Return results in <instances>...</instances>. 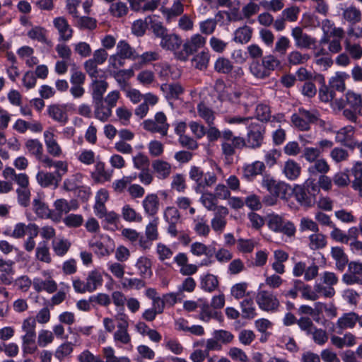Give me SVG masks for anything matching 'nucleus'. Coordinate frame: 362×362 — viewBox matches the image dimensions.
Masks as SVG:
<instances>
[{"mask_svg":"<svg viewBox=\"0 0 362 362\" xmlns=\"http://www.w3.org/2000/svg\"><path fill=\"white\" fill-rule=\"evenodd\" d=\"M228 355L233 361H240L241 362H248L249 359L246 354L240 348L232 347L229 349Z\"/></svg>","mask_w":362,"mask_h":362,"instance_id":"774afa93","label":"nucleus"},{"mask_svg":"<svg viewBox=\"0 0 362 362\" xmlns=\"http://www.w3.org/2000/svg\"><path fill=\"white\" fill-rule=\"evenodd\" d=\"M35 253L37 259L41 262L49 263L52 261L47 240H42L39 243Z\"/></svg>","mask_w":362,"mask_h":362,"instance_id":"e433bc0d","label":"nucleus"},{"mask_svg":"<svg viewBox=\"0 0 362 362\" xmlns=\"http://www.w3.org/2000/svg\"><path fill=\"white\" fill-rule=\"evenodd\" d=\"M345 49L349 52L351 57L359 59L362 57V47L358 44L351 45L349 40L345 41Z\"/></svg>","mask_w":362,"mask_h":362,"instance_id":"338daca9","label":"nucleus"},{"mask_svg":"<svg viewBox=\"0 0 362 362\" xmlns=\"http://www.w3.org/2000/svg\"><path fill=\"white\" fill-rule=\"evenodd\" d=\"M53 25L58 31L59 40L67 42L71 39L74 30L64 17L59 16L54 18Z\"/></svg>","mask_w":362,"mask_h":362,"instance_id":"6e6552de","label":"nucleus"},{"mask_svg":"<svg viewBox=\"0 0 362 362\" xmlns=\"http://www.w3.org/2000/svg\"><path fill=\"white\" fill-rule=\"evenodd\" d=\"M153 170L158 174L160 179H165L170 173V165L164 160H156L152 163Z\"/></svg>","mask_w":362,"mask_h":362,"instance_id":"c756f323","label":"nucleus"},{"mask_svg":"<svg viewBox=\"0 0 362 362\" xmlns=\"http://www.w3.org/2000/svg\"><path fill=\"white\" fill-rule=\"evenodd\" d=\"M45 143L47 152L54 157H59L62 153L60 146L54 139V134L49 131L44 132Z\"/></svg>","mask_w":362,"mask_h":362,"instance_id":"ddd939ff","label":"nucleus"},{"mask_svg":"<svg viewBox=\"0 0 362 362\" xmlns=\"http://www.w3.org/2000/svg\"><path fill=\"white\" fill-rule=\"evenodd\" d=\"M331 255L336 261L337 269L340 272L344 271L349 262V259L343 249L340 247H332L331 249Z\"/></svg>","mask_w":362,"mask_h":362,"instance_id":"aec40b11","label":"nucleus"},{"mask_svg":"<svg viewBox=\"0 0 362 362\" xmlns=\"http://www.w3.org/2000/svg\"><path fill=\"white\" fill-rule=\"evenodd\" d=\"M193 223L194 224V230L197 235L204 237L208 236L210 228L207 224V220L205 216H197L194 218Z\"/></svg>","mask_w":362,"mask_h":362,"instance_id":"473e14b6","label":"nucleus"},{"mask_svg":"<svg viewBox=\"0 0 362 362\" xmlns=\"http://www.w3.org/2000/svg\"><path fill=\"white\" fill-rule=\"evenodd\" d=\"M54 206L57 213L52 214L53 220L59 221L63 214H67L71 211L69 202L64 199H58L54 202Z\"/></svg>","mask_w":362,"mask_h":362,"instance_id":"7c9ffc66","label":"nucleus"},{"mask_svg":"<svg viewBox=\"0 0 362 362\" xmlns=\"http://www.w3.org/2000/svg\"><path fill=\"white\" fill-rule=\"evenodd\" d=\"M265 128L259 123H251L247 134V139H245L244 147L250 148H257L262 146L264 140Z\"/></svg>","mask_w":362,"mask_h":362,"instance_id":"423d86ee","label":"nucleus"},{"mask_svg":"<svg viewBox=\"0 0 362 362\" xmlns=\"http://www.w3.org/2000/svg\"><path fill=\"white\" fill-rule=\"evenodd\" d=\"M344 99L336 100L334 103L339 110H343V116L349 122L356 123L362 116V96L353 90H348Z\"/></svg>","mask_w":362,"mask_h":362,"instance_id":"f03ea898","label":"nucleus"},{"mask_svg":"<svg viewBox=\"0 0 362 362\" xmlns=\"http://www.w3.org/2000/svg\"><path fill=\"white\" fill-rule=\"evenodd\" d=\"M181 38L176 34H166L160 41V46L168 50L177 49L182 44Z\"/></svg>","mask_w":362,"mask_h":362,"instance_id":"4be33fe9","label":"nucleus"},{"mask_svg":"<svg viewBox=\"0 0 362 362\" xmlns=\"http://www.w3.org/2000/svg\"><path fill=\"white\" fill-rule=\"evenodd\" d=\"M309 240V247L313 250L322 249L327 245L326 236L318 232L310 235Z\"/></svg>","mask_w":362,"mask_h":362,"instance_id":"79ce46f5","label":"nucleus"},{"mask_svg":"<svg viewBox=\"0 0 362 362\" xmlns=\"http://www.w3.org/2000/svg\"><path fill=\"white\" fill-rule=\"evenodd\" d=\"M105 163L102 161L96 162L95 171L91 173L92 178L96 182H103L110 180L111 173L105 170Z\"/></svg>","mask_w":362,"mask_h":362,"instance_id":"a878e982","label":"nucleus"},{"mask_svg":"<svg viewBox=\"0 0 362 362\" xmlns=\"http://www.w3.org/2000/svg\"><path fill=\"white\" fill-rule=\"evenodd\" d=\"M122 217L123 218L129 222L137 221L141 222L142 217L138 214L136 211L132 209L129 205H124L122 208Z\"/></svg>","mask_w":362,"mask_h":362,"instance_id":"8fccbe9b","label":"nucleus"},{"mask_svg":"<svg viewBox=\"0 0 362 362\" xmlns=\"http://www.w3.org/2000/svg\"><path fill=\"white\" fill-rule=\"evenodd\" d=\"M134 167L139 170L148 169L150 161L148 158L143 153H139L133 157Z\"/></svg>","mask_w":362,"mask_h":362,"instance_id":"052dcab7","label":"nucleus"},{"mask_svg":"<svg viewBox=\"0 0 362 362\" xmlns=\"http://www.w3.org/2000/svg\"><path fill=\"white\" fill-rule=\"evenodd\" d=\"M52 243L54 253L60 257L64 256L71 247V243L66 239H62L58 241L53 240Z\"/></svg>","mask_w":362,"mask_h":362,"instance_id":"49530a36","label":"nucleus"},{"mask_svg":"<svg viewBox=\"0 0 362 362\" xmlns=\"http://www.w3.org/2000/svg\"><path fill=\"white\" fill-rule=\"evenodd\" d=\"M33 210L37 216L40 218H53L52 214H54V211L49 209L39 195L33 201Z\"/></svg>","mask_w":362,"mask_h":362,"instance_id":"f8f14e48","label":"nucleus"},{"mask_svg":"<svg viewBox=\"0 0 362 362\" xmlns=\"http://www.w3.org/2000/svg\"><path fill=\"white\" fill-rule=\"evenodd\" d=\"M199 115L205 120L208 125H214L215 115L214 112L207 107L204 103H201L197 105Z\"/></svg>","mask_w":362,"mask_h":362,"instance_id":"ea45409f","label":"nucleus"},{"mask_svg":"<svg viewBox=\"0 0 362 362\" xmlns=\"http://www.w3.org/2000/svg\"><path fill=\"white\" fill-rule=\"evenodd\" d=\"M218 277L211 274H206L200 278V288L204 291L211 293L218 287Z\"/></svg>","mask_w":362,"mask_h":362,"instance_id":"6ab92c4d","label":"nucleus"},{"mask_svg":"<svg viewBox=\"0 0 362 362\" xmlns=\"http://www.w3.org/2000/svg\"><path fill=\"white\" fill-rule=\"evenodd\" d=\"M265 170L264 163L262 161H255L251 164L245 165L243 168V177L247 180H252Z\"/></svg>","mask_w":362,"mask_h":362,"instance_id":"2eb2a0df","label":"nucleus"},{"mask_svg":"<svg viewBox=\"0 0 362 362\" xmlns=\"http://www.w3.org/2000/svg\"><path fill=\"white\" fill-rule=\"evenodd\" d=\"M36 334H25L22 337L23 354H33L37 350L35 345Z\"/></svg>","mask_w":362,"mask_h":362,"instance_id":"a19ab883","label":"nucleus"},{"mask_svg":"<svg viewBox=\"0 0 362 362\" xmlns=\"http://www.w3.org/2000/svg\"><path fill=\"white\" fill-rule=\"evenodd\" d=\"M86 285L88 292H93L97 288L102 285L103 279L102 274L98 270H93L88 273L86 278Z\"/></svg>","mask_w":362,"mask_h":362,"instance_id":"5701e85b","label":"nucleus"},{"mask_svg":"<svg viewBox=\"0 0 362 362\" xmlns=\"http://www.w3.org/2000/svg\"><path fill=\"white\" fill-rule=\"evenodd\" d=\"M18 194V204L24 207L28 206L30 204V191L28 187L25 188H18L16 189Z\"/></svg>","mask_w":362,"mask_h":362,"instance_id":"e2e57ef3","label":"nucleus"},{"mask_svg":"<svg viewBox=\"0 0 362 362\" xmlns=\"http://www.w3.org/2000/svg\"><path fill=\"white\" fill-rule=\"evenodd\" d=\"M209 62V54L208 52H202L192 58V62L194 63V67L199 70L206 69Z\"/></svg>","mask_w":362,"mask_h":362,"instance_id":"09e8293b","label":"nucleus"},{"mask_svg":"<svg viewBox=\"0 0 362 362\" xmlns=\"http://www.w3.org/2000/svg\"><path fill=\"white\" fill-rule=\"evenodd\" d=\"M240 306L242 308V316L245 319H252L255 317V309L254 308V302L251 298L244 299L240 303Z\"/></svg>","mask_w":362,"mask_h":362,"instance_id":"37998d69","label":"nucleus"},{"mask_svg":"<svg viewBox=\"0 0 362 362\" xmlns=\"http://www.w3.org/2000/svg\"><path fill=\"white\" fill-rule=\"evenodd\" d=\"M136 267L139 271L142 278L151 277L152 275L151 262L146 257H141L137 259Z\"/></svg>","mask_w":362,"mask_h":362,"instance_id":"2f4dec72","label":"nucleus"},{"mask_svg":"<svg viewBox=\"0 0 362 362\" xmlns=\"http://www.w3.org/2000/svg\"><path fill=\"white\" fill-rule=\"evenodd\" d=\"M98 65L99 64L93 62L91 59L86 60L83 64L86 72L92 78V80L98 79V77H104L103 76L99 75V69L98 68Z\"/></svg>","mask_w":362,"mask_h":362,"instance_id":"3c124183","label":"nucleus"},{"mask_svg":"<svg viewBox=\"0 0 362 362\" xmlns=\"http://www.w3.org/2000/svg\"><path fill=\"white\" fill-rule=\"evenodd\" d=\"M73 350V344L71 342H64L57 349L54 356L61 361L64 357L71 354Z\"/></svg>","mask_w":362,"mask_h":362,"instance_id":"4d7b16f0","label":"nucleus"},{"mask_svg":"<svg viewBox=\"0 0 362 362\" xmlns=\"http://www.w3.org/2000/svg\"><path fill=\"white\" fill-rule=\"evenodd\" d=\"M38 183L43 187H47L54 185L58 186L59 182L62 180V174L56 170L54 173L39 172L36 176Z\"/></svg>","mask_w":362,"mask_h":362,"instance_id":"1a4fd4ad","label":"nucleus"},{"mask_svg":"<svg viewBox=\"0 0 362 362\" xmlns=\"http://www.w3.org/2000/svg\"><path fill=\"white\" fill-rule=\"evenodd\" d=\"M212 334L221 345L230 344L234 339V335L225 329L214 330Z\"/></svg>","mask_w":362,"mask_h":362,"instance_id":"de8ad7c7","label":"nucleus"},{"mask_svg":"<svg viewBox=\"0 0 362 362\" xmlns=\"http://www.w3.org/2000/svg\"><path fill=\"white\" fill-rule=\"evenodd\" d=\"M142 205L145 212L151 216H155L159 209V199L156 194H149L142 202Z\"/></svg>","mask_w":362,"mask_h":362,"instance_id":"dca6fc26","label":"nucleus"},{"mask_svg":"<svg viewBox=\"0 0 362 362\" xmlns=\"http://www.w3.org/2000/svg\"><path fill=\"white\" fill-rule=\"evenodd\" d=\"M206 131L207 139L209 142L216 141L221 139V150L226 157H231L235 153V148L241 149L245 145V138L235 136L233 132L228 129L220 132L214 124L208 125Z\"/></svg>","mask_w":362,"mask_h":362,"instance_id":"f257e3e1","label":"nucleus"},{"mask_svg":"<svg viewBox=\"0 0 362 362\" xmlns=\"http://www.w3.org/2000/svg\"><path fill=\"white\" fill-rule=\"evenodd\" d=\"M47 114L54 121L62 124L68 122V115L64 109L58 104L50 105L47 107Z\"/></svg>","mask_w":362,"mask_h":362,"instance_id":"f3484780","label":"nucleus"},{"mask_svg":"<svg viewBox=\"0 0 362 362\" xmlns=\"http://www.w3.org/2000/svg\"><path fill=\"white\" fill-rule=\"evenodd\" d=\"M206 42V39L199 34L194 35L184 45V51L188 54H193L199 48L202 47Z\"/></svg>","mask_w":362,"mask_h":362,"instance_id":"4468645a","label":"nucleus"},{"mask_svg":"<svg viewBox=\"0 0 362 362\" xmlns=\"http://www.w3.org/2000/svg\"><path fill=\"white\" fill-rule=\"evenodd\" d=\"M189 178L194 182V189L197 193L202 194L206 187H211L216 182L217 177L214 172L204 173L198 166H192L189 172Z\"/></svg>","mask_w":362,"mask_h":362,"instance_id":"20e7f679","label":"nucleus"},{"mask_svg":"<svg viewBox=\"0 0 362 362\" xmlns=\"http://www.w3.org/2000/svg\"><path fill=\"white\" fill-rule=\"evenodd\" d=\"M155 122L158 127L159 134L165 136L168 134L170 124L167 122V117L163 112H158L155 115Z\"/></svg>","mask_w":362,"mask_h":362,"instance_id":"a18cd8bd","label":"nucleus"},{"mask_svg":"<svg viewBox=\"0 0 362 362\" xmlns=\"http://www.w3.org/2000/svg\"><path fill=\"white\" fill-rule=\"evenodd\" d=\"M108 83L105 80L93 79L90 83L92 101L104 100V94L108 88Z\"/></svg>","mask_w":362,"mask_h":362,"instance_id":"9d476101","label":"nucleus"},{"mask_svg":"<svg viewBox=\"0 0 362 362\" xmlns=\"http://www.w3.org/2000/svg\"><path fill=\"white\" fill-rule=\"evenodd\" d=\"M161 90L165 93L168 100L177 99L181 95L184 89L178 83H163L160 86Z\"/></svg>","mask_w":362,"mask_h":362,"instance_id":"412c9836","label":"nucleus"},{"mask_svg":"<svg viewBox=\"0 0 362 362\" xmlns=\"http://www.w3.org/2000/svg\"><path fill=\"white\" fill-rule=\"evenodd\" d=\"M33 288L37 292L44 290L49 293H52L57 290V284L52 279L42 280L41 279H34Z\"/></svg>","mask_w":362,"mask_h":362,"instance_id":"b1692460","label":"nucleus"},{"mask_svg":"<svg viewBox=\"0 0 362 362\" xmlns=\"http://www.w3.org/2000/svg\"><path fill=\"white\" fill-rule=\"evenodd\" d=\"M329 166L324 159L315 160V163L308 168V170L311 174H317L318 173L325 174L329 171Z\"/></svg>","mask_w":362,"mask_h":362,"instance_id":"13d9d810","label":"nucleus"},{"mask_svg":"<svg viewBox=\"0 0 362 362\" xmlns=\"http://www.w3.org/2000/svg\"><path fill=\"white\" fill-rule=\"evenodd\" d=\"M342 16L344 20L353 25L361 22L362 13L358 8L355 6L351 5L343 9Z\"/></svg>","mask_w":362,"mask_h":362,"instance_id":"393cba45","label":"nucleus"},{"mask_svg":"<svg viewBox=\"0 0 362 362\" xmlns=\"http://www.w3.org/2000/svg\"><path fill=\"white\" fill-rule=\"evenodd\" d=\"M262 61L265 66L266 70L268 71L269 76H270L272 71L279 66L281 64L279 59L271 54L262 57Z\"/></svg>","mask_w":362,"mask_h":362,"instance_id":"bf43d9fd","label":"nucleus"},{"mask_svg":"<svg viewBox=\"0 0 362 362\" xmlns=\"http://www.w3.org/2000/svg\"><path fill=\"white\" fill-rule=\"evenodd\" d=\"M250 73L257 78L264 79L269 77L268 71L266 70L265 66L262 62L260 63L258 60H255L250 64Z\"/></svg>","mask_w":362,"mask_h":362,"instance_id":"58836bf2","label":"nucleus"},{"mask_svg":"<svg viewBox=\"0 0 362 362\" xmlns=\"http://www.w3.org/2000/svg\"><path fill=\"white\" fill-rule=\"evenodd\" d=\"M83 221V216L80 214H71L64 218V223L68 227H79L82 225Z\"/></svg>","mask_w":362,"mask_h":362,"instance_id":"69168bd1","label":"nucleus"},{"mask_svg":"<svg viewBox=\"0 0 362 362\" xmlns=\"http://www.w3.org/2000/svg\"><path fill=\"white\" fill-rule=\"evenodd\" d=\"M117 54L127 59H133L139 57L138 54H135V51L131 47L128 42L121 40L117 45Z\"/></svg>","mask_w":362,"mask_h":362,"instance_id":"4c0bfd02","label":"nucleus"},{"mask_svg":"<svg viewBox=\"0 0 362 362\" xmlns=\"http://www.w3.org/2000/svg\"><path fill=\"white\" fill-rule=\"evenodd\" d=\"M46 30L40 26L32 28L28 33V36L33 40H36L38 42L45 43L49 46H52V43L50 40H47L46 37Z\"/></svg>","mask_w":362,"mask_h":362,"instance_id":"f704fd0d","label":"nucleus"},{"mask_svg":"<svg viewBox=\"0 0 362 362\" xmlns=\"http://www.w3.org/2000/svg\"><path fill=\"white\" fill-rule=\"evenodd\" d=\"M89 301L93 303V305H99L104 307H107L111 303V298L109 295L103 293H99L96 295H93L89 297Z\"/></svg>","mask_w":362,"mask_h":362,"instance_id":"6e6d98bb","label":"nucleus"},{"mask_svg":"<svg viewBox=\"0 0 362 362\" xmlns=\"http://www.w3.org/2000/svg\"><path fill=\"white\" fill-rule=\"evenodd\" d=\"M233 67L231 62L225 57H218L214 64L215 71L220 74H228L231 72Z\"/></svg>","mask_w":362,"mask_h":362,"instance_id":"c03bdc74","label":"nucleus"},{"mask_svg":"<svg viewBox=\"0 0 362 362\" xmlns=\"http://www.w3.org/2000/svg\"><path fill=\"white\" fill-rule=\"evenodd\" d=\"M77 26L80 29L93 30L97 26V21L91 17L81 16L78 17Z\"/></svg>","mask_w":362,"mask_h":362,"instance_id":"0e129e2a","label":"nucleus"},{"mask_svg":"<svg viewBox=\"0 0 362 362\" xmlns=\"http://www.w3.org/2000/svg\"><path fill=\"white\" fill-rule=\"evenodd\" d=\"M95 117L103 122H107L112 115V108L104 105V100L92 101Z\"/></svg>","mask_w":362,"mask_h":362,"instance_id":"9b49d317","label":"nucleus"},{"mask_svg":"<svg viewBox=\"0 0 362 362\" xmlns=\"http://www.w3.org/2000/svg\"><path fill=\"white\" fill-rule=\"evenodd\" d=\"M252 29L247 26L244 25L243 27L238 28L234 33V41L241 44L248 42L252 37Z\"/></svg>","mask_w":362,"mask_h":362,"instance_id":"c9c22d12","label":"nucleus"},{"mask_svg":"<svg viewBox=\"0 0 362 362\" xmlns=\"http://www.w3.org/2000/svg\"><path fill=\"white\" fill-rule=\"evenodd\" d=\"M109 11L113 16L121 18L127 13L128 8L125 3L118 1L112 4Z\"/></svg>","mask_w":362,"mask_h":362,"instance_id":"5fc2aeb1","label":"nucleus"},{"mask_svg":"<svg viewBox=\"0 0 362 362\" xmlns=\"http://www.w3.org/2000/svg\"><path fill=\"white\" fill-rule=\"evenodd\" d=\"M319 192V185L314 180H308L303 186L296 185V199L301 206L309 208L315 204Z\"/></svg>","mask_w":362,"mask_h":362,"instance_id":"7ed1b4c3","label":"nucleus"},{"mask_svg":"<svg viewBox=\"0 0 362 362\" xmlns=\"http://www.w3.org/2000/svg\"><path fill=\"white\" fill-rule=\"evenodd\" d=\"M354 132V127L351 125H348L339 129V131L337 132V138L338 139L339 141L346 146V144H348L347 141L351 140Z\"/></svg>","mask_w":362,"mask_h":362,"instance_id":"603ef678","label":"nucleus"},{"mask_svg":"<svg viewBox=\"0 0 362 362\" xmlns=\"http://www.w3.org/2000/svg\"><path fill=\"white\" fill-rule=\"evenodd\" d=\"M351 173L354 176L352 187L358 190L362 196V162H357L351 168Z\"/></svg>","mask_w":362,"mask_h":362,"instance_id":"72a5a7b5","label":"nucleus"},{"mask_svg":"<svg viewBox=\"0 0 362 362\" xmlns=\"http://www.w3.org/2000/svg\"><path fill=\"white\" fill-rule=\"evenodd\" d=\"M256 117L261 122H267L271 117L270 107L264 104H259L256 107Z\"/></svg>","mask_w":362,"mask_h":362,"instance_id":"680f3d73","label":"nucleus"},{"mask_svg":"<svg viewBox=\"0 0 362 362\" xmlns=\"http://www.w3.org/2000/svg\"><path fill=\"white\" fill-rule=\"evenodd\" d=\"M256 301L259 307L267 311L274 310L279 306V300L270 292L259 291L256 297Z\"/></svg>","mask_w":362,"mask_h":362,"instance_id":"0eeeda50","label":"nucleus"},{"mask_svg":"<svg viewBox=\"0 0 362 362\" xmlns=\"http://www.w3.org/2000/svg\"><path fill=\"white\" fill-rule=\"evenodd\" d=\"M316 40L306 33H303L302 28L296 27V45L301 48H310L311 45H315Z\"/></svg>","mask_w":362,"mask_h":362,"instance_id":"bb28decb","label":"nucleus"},{"mask_svg":"<svg viewBox=\"0 0 362 362\" xmlns=\"http://www.w3.org/2000/svg\"><path fill=\"white\" fill-rule=\"evenodd\" d=\"M134 74V72L132 69H120L110 72V75L115 78L121 90L124 91L126 90V87L128 85L127 80L132 78Z\"/></svg>","mask_w":362,"mask_h":362,"instance_id":"a211bd4d","label":"nucleus"},{"mask_svg":"<svg viewBox=\"0 0 362 362\" xmlns=\"http://www.w3.org/2000/svg\"><path fill=\"white\" fill-rule=\"evenodd\" d=\"M358 320V315L354 312L344 313L341 317L338 319L337 325L341 329L353 328Z\"/></svg>","mask_w":362,"mask_h":362,"instance_id":"cd10ccee","label":"nucleus"},{"mask_svg":"<svg viewBox=\"0 0 362 362\" xmlns=\"http://www.w3.org/2000/svg\"><path fill=\"white\" fill-rule=\"evenodd\" d=\"M25 146L30 154L34 156L37 159H41L43 154L42 144L37 139H28Z\"/></svg>","mask_w":362,"mask_h":362,"instance_id":"c85d7f7f","label":"nucleus"},{"mask_svg":"<svg viewBox=\"0 0 362 362\" xmlns=\"http://www.w3.org/2000/svg\"><path fill=\"white\" fill-rule=\"evenodd\" d=\"M297 290L302 291V296L305 299L315 300L318 298V295L315 292H312L310 286L304 285L303 283L299 281H296V291Z\"/></svg>","mask_w":362,"mask_h":362,"instance_id":"864d4df0","label":"nucleus"},{"mask_svg":"<svg viewBox=\"0 0 362 362\" xmlns=\"http://www.w3.org/2000/svg\"><path fill=\"white\" fill-rule=\"evenodd\" d=\"M262 186L266 187L271 194L282 199H288L294 193V188L284 182H277L269 175L263 177Z\"/></svg>","mask_w":362,"mask_h":362,"instance_id":"39448f33","label":"nucleus"}]
</instances>
